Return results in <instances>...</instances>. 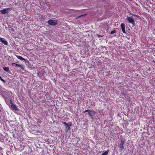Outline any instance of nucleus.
Listing matches in <instances>:
<instances>
[{
  "instance_id": "1",
  "label": "nucleus",
  "mask_w": 155,
  "mask_h": 155,
  "mask_svg": "<svg viewBox=\"0 0 155 155\" xmlns=\"http://www.w3.org/2000/svg\"><path fill=\"white\" fill-rule=\"evenodd\" d=\"M48 23L51 25L55 26L58 24V22L56 20L50 19L48 21Z\"/></svg>"
},
{
  "instance_id": "2",
  "label": "nucleus",
  "mask_w": 155,
  "mask_h": 155,
  "mask_svg": "<svg viewBox=\"0 0 155 155\" xmlns=\"http://www.w3.org/2000/svg\"><path fill=\"white\" fill-rule=\"evenodd\" d=\"M86 112H88V114L89 115L91 118L95 114V113H96L95 112L94 110H85V111H84L83 112V113H85Z\"/></svg>"
},
{
  "instance_id": "3",
  "label": "nucleus",
  "mask_w": 155,
  "mask_h": 155,
  "mask_svg": "<svg viewBox=\"0 0 155 155\" xmlns=\"http://www.w3.org/2000/svg\"><path fill=\"white\" fill-rule=\"evenodd\" d=\"M127 20L130 23H131L133 26H134L135 25V21L134 18L132 17H127Z\"/></svg>"
},
{
  "instance_id": "4",
  "label": "nucleus",
  "mask_w": 155,
  "mask_h": 155,
  "mask_svg": "<svg viewBox=\"0 0 155 155\" xmlns=\"http://www.w3.org/2000/svg\"><path fill=\"white\" fill-rule=\"evenodd\" d=\"M9 102L10 104H11V107L13 109L18 111V108L17 107L16 105L12 103V101L11 100H10Z\"/></svg>"
},
{
  "instance_id": "5",
  "label": "nucleus",
  "mask_w": 155,
  "mask_h": 155,
  "mask_svg": "<svg viewBox=\"0 0 155 155\" xmlns=\"http://www.w3.org/2000/svg\"><path fill=\"white\" fill-rule=\"evenodd\" d=\"M12 9L10 8H5L0 10V12L2 14H5V13H8L9 12V11L12 10Z\"/></svg>"
},
{
  "instance_id": "6",
  "label": "nucleus",
  "mask_w": 155,
  "mask_h": 155,
  "mask_svg": "<svg viewBox=\"0 0 155 155\" xmlns=\"http://www.w3.org/2000/svg\"><path fill=\"white\" fill-rule=\"evenodd\" d=\"M62 123L64 125V126L66 128V130L68 131L71 129L70 126H71V124H68L67 123L64 122H63Z\"/></svg>"
},
{
  "instance_id": "7",
  "label": "nucleus",
  "mask_w": 155,
  "mask_h": 155,
  "mask_svg": "<svg viewBox=\"0 0 155 155\" xmlns=\"http://www.w3.org/2000/svg\"><path fill=\"white\" fill-rule=\"evenodd\" d=\"M12 65H14L15 67L17 66L20 67L23 71L25 70V66L21 64H17L15 63H12Z\"/></svg>"
},
{
  "instance_id": "8",
  "label": "nucleus",
  "mask_w": 155,
  "mask_h": 155,
  "mask_svg": "<svg viewBox=\"0 0 155 155\" xmlns=\"http://www.w3.org/2000/svg\"><path fill=\"white\" fill-rule=\"evenodd\" d=\"M120 141L121 143L119 145V148L122 150L124 148V142L122 140H120Z\"/></svg>"
},
{
  "instance_id": "9",
  "label": "nucleus",
  "mask_w": 155,
  "mask_h": 155,
  "mask_svg": "<svg viewBox=\"0 0 155 155\" xmlns=\"http://www.w3.org/2000/svg\"><path fill=\"white\" fill-rule=\"evenodd\" d=\"M0 41L6 45H8V42L4 38L0 37Z\"/></svg>"
},
{
  "instance_id": "10",
  "label": "nucleus",
  "mask_w": 155,
  "mask_h": 155,
  "mask_svg": "<svg viewBox=\"0 0 155 155\" xmlns=\"http://www.w3.org/2000/svg\"><path fill=\"white\" fill-rule=\"evenodd\" d=\"M121 28L122 31H123V33L126 34V32L125 31V24L123 23H121Z\"/></svg>"
},
{
  "instance_id": "11",
  "label": "nucleus",
  "mask_w": 155,
  "mask_h": 155,
  "mask_svg": "<svg viewBox=\"0 0 155 155\" xmlns=\"http://www.w3.org/2000/svg\"><path fill=\"white\" fill-rule=\"evenodd\" d=\"M3 69L5 71L8 72L10 73L11 72L9 71V68L8 67H5L3 68Z\"/></svg>"
},
{
  "instance_id": "12",
  "label": "nucleus",
  "mask_w": 155,
  "mask_h": 155,
  "mask_svg": "<svg viewBox=\"0 0 155 155\" xmlns=\"http://www.w3.org/2000/svg\"><path fill=\"white\" fill-rule=\"evenodd\" d=\"M15 56L18 59H20V60H25V58H24L22 57H21V56H18V55H15Z\"/></svg>"
},
{
  "instance_id": "13",
  "label": "nucleus",
  "mask_w": 155,
  "mask_h": 155,
  "mask_svg": "<svg viewBox=\"0 0 155 155\" xmlns=\"http://www.w3.org/2000/svg\"><path fill=\"white\" fill-rule=\"evenodd\" d=\"M43 74L44 73L41 72H39L37 73L39 77H41Z\"/></svg>"
},
{
  "instance_id": "14",
  "label": "nucleus",
  "mask_w": 155,
  "mask_h": 155,
  "mask_svg": "<svg viewBox=\"0 0 155 155\" xmlns=\"http://www.w3.org/2000/svg\"><path fill=\"white\" fill-rule=\"evenodd\" d=\"M109 152V150L105 151L104 153H102L101 155H107Z\"/></svg>"
},
{
  "instance_id": "15",
  "label": "nucleus",
  "mask_w": 155,
  "mask_h": 155,
  "mask_svg": "<svg viewBox=\"0 0 155 155\" xmlns=\"http://www.w3.org/2000/svg\"><path fill=\"white\" fill-rule=\"evenodd\" d=\"M115 33H116V31L115 30H114L111 31L110 32V34L111 35H112V34H113Z\"/></svg>"
},
{
  "instance_id": "16",
  "label": "nucleus",
  "mask_w": 155,
  "mask_h": 155,
  "mask_svg": "<svg viewBox=\"0 0 155 155\" xmlns=\"http://www.w3.org/2000/svg\"><path fill=\"white\" fill-rule=\"evenodd\" d=\"M0 79L1 81H3V82H4V83L5 82V81L0 76Z\"/></svg>"
},
{
  "instance_id": "17",
  "label": "nucleus",
  "mask_w": 155,
  "mask_h": 155,
  "mask_svg": "<svg viewBox=\"0 0 155 155\" xmlns=\"http://www.w3.org/2000/svg\"><path fill=\"white\" fill-rule=\"evenodd\" d=\"M97 36L99 37H103V35H100L99 34H97Z\"/></svg>"
},
{
  "instance_id": "18",
  "label": "nucleus",
  "mask_w": 155,
  "mask_h": 155,
  "mask_svg": "<svg viewBox=\"0 0 155 155\" xmlns=\"http://www.w3.org/2000/svg\"><path fill=\"white\" fill-rule=\"evenodd\" d=\"M9 101L10 100H9V101H7V103L8 104H10V102H9Z\"/></svg>"
},
{
  "instance_id": "19",
  "label": "nucleus",
  "mask_w": 155,
  "mask_h": 155,
  "mask_svg": "<svg viewBox=\"0 0 155 155\" xmlns=\"http://www.w3.org/2000/svg\"><path fill=\"white\" fill-rule=\"evenodd\" d=\"M121 94L123 95V96H125V94L124 93V92H122L121 93Z\"/></svg>"
},
{
  "instance_id": "20",
  "label": "nucleus",
  "mask_w": 155,
  "mask_h": 155,
  "mask_svg": "<svg viewBox=\"0 0 155 155\" xmlns=\"http://www.w3.org/2000/svg\"><path fill=\"white\" fill-rule=\"evenodd\" d=\"M127 101L130 102V97H129L127 99Z\"/></svg>"
},
{
  "instance_id": "21",
  "label": "nucleus",
  "mask_w": 155,
  "mask_h": 155,
  "mask_svg": "<svg viewBox=\"0 0 155 155\" xmlns=\"http://www.w3.org/2000/svg\"><path fill=\"white\" fill-rule=\"evenodd\" d=\"M83 15H81L80 16H79L78 17V18H79L81 17V16H82Z\"/></svg>"
}]
</instances>
